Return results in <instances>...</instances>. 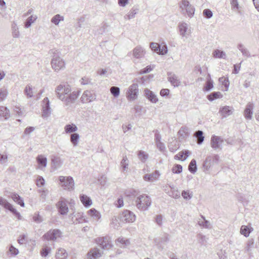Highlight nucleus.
<instances>
[{"mask_svg":"<svg viewBox=\"0 0 259 259\" xmlns=\"http://www.w3.org/2000/svg\"><path fill=\"white\" fill-rule=\"evenodd\" d=\"M55 93L57 98L62 101L65 106L70 107L76 102L80 91L77 90L72 92L69 84L61 83L56 87Z\"/></svg>","mask_w":259,"mask_h":259,"instance_id":"obj_1","label":"nucleus"},{"mask_svg":"<svg viewBox=\"0 0 259 259\" xmlns=\"http://www.w3.org/2000/svg\"><path fill=\"white\" fill-rule=\"evenodd\" d=\"M51 53L53 54L51 62L52 68L56 72L64 69L65 67V63L60 57L59 52L57 50H53Z\"/></svg>","mask_w":259,"mask_h":259,"instance_id":"obj_2","label":"nucleus"},{"mask_svg":"<svg viewBox=\"0 0 259 259\" xmlns=\"http://www.w3.org/2000/svg\"><path fill=\"white\" fill-rule=\"evenodd\" d=\"M135 205L141 210H147L151 204L150 197L146 194L140 195L135 198Z\"/></svg>","mask_w":259,"mask_h":259,"instance_id":"obj_3","label":"nucleus"},{"mask_svg":"<svg viewBox=\"0 0 259 259\" xmlns=\"http://www.w3.org/2000/svg\"><path fill=\"white\" fill-rule=\"evenodd\" d=\"M180 8L181 9L182 13H184L186 12L189 17H192L193 16L195 9L190 4L188 0H181L180 3Z\"/></svg>","mask_w":259,"mask_h":259,"instance_id":"obj_4","label":"nucleus"},{"mask_svg":"<svg viewBox=\"0 0 259 259\" xmlns=\"http://www.w3.org/2000/svg\"><path fill=\"white\" fill-rule=\"evenodd\" d=\"M138 94V84L137 83H133L127 90L126 97L129 101H134L137 98Z\"/></svg>","mask_w":259,"mask_h":259,"instance_id":"obj_5","label":"nucleus"},{"mask_svg":"<svg viewBox=\"0 0 259 259\" xmlns=\"http://www.w3.org/2000/svg\"><path fill=\"white\" fill-rule=\"evenodd\" d=\"M62 232L58 229H51L44 234L43 237L48 241H56L61 238Z\"/></svg>","mask_w":259,"mask_h":259,"instance_id":"obj_6","label":"nucleus"},{"mask_svg":"<svg viewBox=\"0 0 259 259\" xmlns=\"http://www.w3.org/2000/svg\"><path fill=\"white\" fill-rule=\"evenodd\" d=\"M0 205L4 207L5 209L9 210L12 213L18 220L21 219L20 213L6 199L0 197Z\"/></svg>","mask_w":259,"mask_h":259,"instance_id":"obj_7","label":"nucleus"},{"mask_svg":"<svg viewBox=\"0 0 259 259\" xmlns=\"http://www.w3.org/2000/svg\"><path fill=\"white\" fill-rule=\"evenodd\" d=\"M59 181L62 187L65 189L72 190L74 186L73 179L71 177L60 176Z\"/></svg>","mask_w":259,"mask_h":259,"instance_id":"obj_8","label":"nucleus"},{"mask_svg":"<svg viewBox=\"0 0 259 259\" xmlns=\"http://www.w3.org/2000/svg\"><path fill=\"white\" fill-rule=\"evenodd\" d=\"M120 221L124 223H133L136 220L135 214L128 210H124L120 215Z\"/></svg>","mask_w":259,"mask_h":259,"instance_id":"obj_9","label":"nucleus"},{"mask_svg":"<svg viewBox=\"0 0 259 259\" xmlns=\"http://www.w3.org/2000/svg\"><path fill=\"white\" fill-rule=\"evenodd\" d=\"M96 242L104 249H109L112 246L110 239L107 236L99 237L96 239Z\"/></svg>","mask_w":259,"mask_h":259,"instance_id":"obj_10","label":"nucleus"},{"mask_svg":"<svg viewBox=\"0 0 259 259\" xmlns=\"http://www.w3.org/2000/svg\"><path fill=\"white\" fill-rule=\"evenodd\" d=\"M154 240L158 247L162 249L164 248V245L166 244L169 240V235L165 233L161 236L156 238Z\"/></svg>","mask_w":259,"mask_h":259,"instance_id":"obj_11","label":"nucleus"},{"mask_svg":"<svg viewBox=\"0 0 259 259\" xmlns=\"http://www.w3.org/2000/svg\"><path fill=\"white\" fill-rule=\"evenodd\" d=\"M42 116L43 117H47L49 116L51 113V108L50 107V102L48 97H46L42 101Z\"/></svg>","mask_w":259,"mask_h":259,"instance_id":"obj_12","label":"nucleus"},{"mask_svg":"<svg viewBox=\"0 0 259 259\" xmlns=\"http://www.w3.org/2000/svg\"><path fill=\"white\" fill-rule=\"evenodd\" d=\"M96 99L95 94L91 91L86 90L83 93L80 100L82 103H87L93 101Z\"/></svg>","mask_w":259,"mask_h":259,"instance_id":"obj_13","label":"nucleus"},{"mask_svg":"<svg viewBox=\"0 0 259 259\" xmlns=\"http://www.w3.org/2000/svg\"><path fill=\"white\" fill-rule=\"evenodd\" d=\"M224 142L222 138L219 136L213 135L211 137L210 146L214 150L222 149V145Z\"/></svg>","mask_w":259,"mask_h":259,"instance_id":"obj_14","label":"nucleus"},{"mask_svg":"<svg viewBox=\"0 0 259 259\" xmlns=\"http://www.w3.org/2000/svg\"><path fill=\"white\" fill-rule=\"evenodd\" d=\"M180 34L183 37L188 38L191 33V29L189 28L188 25L185 22H182L179 24Z\"/></svg>","mask_w":259,"mask_h":259,"instance_id":"obj_15","label":"nucleus"},{"mask_svg":"<svg viewBox=\"0 0 259 259\" xmlns=\"http://www.w3.org/2000/svg\"><path fill=\"white\" fill-rule=\"evenodd\" d=\"M254 108V104L252 102H248L246 105L244 111V116L247 120H251L252 118L253 109Z\"/></svg>","mask_w":259,"mask_h":259,"instance_id":"obj_16","label":"nucleus"},{"mask_svg":"<svg viewBox=\"0 0 259 259\" xmlns=\"http://www.w3.org/2000/svg\"><path fill=\"white\" fill-rule=\"evenodd\" d=\"M234 111V108L232 106H225L222 107L219 109V113L224 118H226L232 115Z\"/></svg>","mask_w":259,"mask_h":259,"instance_id":"obj_17","label":"nucleus"},{"mask_svg":"<svg viewBox=\"0 0 259 259\" xmlns=\"http://www.w3.org/2000/svg\"><path fill=\"white\" fill-rule=\"evenodd\" d=\"M59 212L62 215H65L68 212L67 202L64 200H60L57 204Z\"/></svg>","mask_w":259,"mask_h":259,"instance_id":"obj_18","label":"nucleus"},{"mask_svg":"<svg viewBox=\"0 0 259 259\" xmlns=\"http://www.w3.org/2000/svg\"><path fill=\"white\" fill-rule=\"evenodd\" d=\"M101 256V252L100 249L97 248H94L88 253L87 259H98Z\"/></svg>","mask_w":259,"mask_h":259,"instance_id":"obj_19","label":"nucleus"},{"mask_svg":"<svg viewBox=\"0 0 259 259\" xmlns=\"http://www.w3.org/2000/svg\"><path fill=\"white\" fill-rule=\"evenodd\" d=\"M144 94L147 99H148L151 102L153 103H156L158 99L153 92L148 89H146L144 90Z\"/></svg>","mask_w":259,"mask_h":259,"instance_id":"obj_20","label":"nucleus"},{"mask_svg":"<svg viewBox=\"0 0 259 259\" xmlns=\"http://www.w3.org/2000/svg\"><path fill=\"white\" fill-rule=\"evenodd\" d=\"M36 161L38 164V168L43 170L46 167L47 164V159L44 155H38L36 157Z\"/></svg>","mask_w":259,"mask_h":259,"instance_id":"obj_21","label":"nucleus"},{"mask_svg":"<svg viewBox=\"0 0 259 259\" xmlns=\"http://www.w3.org/2000/svg\"><path fill=\"white\" fill-rule=\"evenodd\" d=\"M160 176L158 170H155L151 174H146L143 177V179L146 181L153 182L157 180Z\"/></svg>","mask_w":259,"mask_h":259,"instance_id":"obj_22","label":"nucleus"},{"mask_svg":"<svg viewBox=\"0 0 259 259\" xmlns=\"http://www.w3.org/2000/svg\"><path fill=\"white\" fill-rule=\"evenodd\" d=\"M168 80L172 85L174 87H179L180 85L181 81L179 79L178 76L171 73H168Z\"/></svg>","mask_w":259,"mask_h":259,"instance_id":"obj_23","label":"nucleus"},{"mask_svg":"<svg viewBox=\"0 0 259 259\" xmlns=\"http://www.w3.org/2000/svg\"><path fill=\"white\" fill-rule=\"evenodd\" d=\"M145 53L144 49L141 46H137L133 50V56L137 59L143 58Z\"/></svg>","mask_w":259,"mask_h":259,"instance_id":"obj_24","label":"nucleus"},{"mask_svg":"<svg viewBox=\"0 0 259 259\" xmlns=\"http://www.w3.org/2000/svg\"><path fill=\"white\" fill-rule=\"evenodd\" d=\"M51 162L52 167L55 169L60 168L63 164L61 159L59 157L57 156H53L52 158Z\"/></svg>","mask_w":259,"mask_h":259,"instance_id":"obj_25","label":"nucleus"},{"mask_svg":"<svg viewBox=\"0 0 259 259\" xmlns=\"http://www.w3.org/2000/svg\"><path fill=\"white\" fill-rule=\"evenodd\" d=\"M67 256V252L65 249L62 248H59L57 250L55 255V257L56 259H66Z\"/></svg>","mask_w":259,"mask_h":259,"instance_id":"obj_26","label":"nucleus"},{"mask_svg":"<svg viewBox=\"0 0 259 259\" xmlns=\"http://www.w3.org/2000/svg\"><path fill=\"white\" fill-rule=\"evenodd\" d=\"M88 213L96 221H98L101 217L100 213L95 208H92L88 210Z\"/></svg>","mask_w":259,"mask_h":259,"instance_id":"obj_27","label":"nucleus"},{"mask_svg":"<svg viewBox=\"0 0 259 259\" xmlns=\"http://www.w3.org/2000/svg\"><path fill=\"white\" fill-rule=\"evenodd\" d=\"M80 200L83 205L85 207H88L92 204V201L91 198L87 195L84 194L80 195Z\"/></svg>","mask_w":259,"mask_h":259,"instance_id":"obj_28","label":"nucleus"},{"mask_svg":"<svg viewBox=\"0 0 259 259\" xmlns=\"http://www.w3.org/2000/svg\"><path fill=\"white\" fill-rule=\"evenodd\" d=\"M77 130V126L73 123L66 124L64 127V131L66 134L76 133Z\"/></svg>","mask_w":259,"mask_h":259,"instance_id":"obj_29","label":"nucleus"},{"mask_svg":"<svg viewBox=\"0 0 259 259\" xmlns=\"http://www.w3.org/2000/svg\"><path fill=\"white\" fill-rule=\"evenodd\" d=\"M194 136L197 139V143L198 145H201L204 141V137L203 136V133L202 131L198 130L195 132Z\"/></svg>","mask_w":259,"mask_h":259,"instance_id":"obj_30","label":"nucleus"},{"mask_svg":"<svg viewBox=\"0 0 259 259\" xmlns=\"http://www.w3.org/2000/svg\"><path fill=\"white\" fill-rule=\"evenodd\" d=\"M80 136L77 133H73L70 135V142L74 147L78 145L79 142Z\"/></svg>","mask_w":259,"mask_h":259,"instance_id":"obj_31","label":"nucleus"},{"mask_svg":"<svg viewBox=\"0 0 259 259\" xmlns=\"http://www.w3.org/2000/svg\"><path fill=\"white\" fill-rule=\"evenodd\" d=\"M129 165V160L126 155L123 156L121 161H120V166L123 172L127 171L128 166Z\"/></svg>","mask_w":259,"mask_h":259,"instance_id":"obj_32","label":"nucleus"},{"mask_svg":"<svg viewBox=\"0 0 259 259\" xmlns=\"http://www.w3.org/2000/svg\"><path fill=\"white\" fill-rule=\"evenodd\" d=\"M11 198L15 202L19 204L21 206H24L25 203L24 202V201L23 199L18 194L16 193H13L11 195Z\"/></svg>","mask_w":259,"mask_h":259,"instance_id":"obj_33","label":"nucleus"},{"mask_svg":"<svg viewBox=\"0 0 259 259\" xmlns=\"http://www.w3.org/2000/svg\"><path fill=\"white\" fill-rule=\"evenodd\" d=\"M0 117H4L5 119L10 117V112L7 107L0 106Z\"/></svg>","mask_w":259,"mask_h":259,"instance_id":"obj_34","label":"nucleus"},{"mask_svg":"<svg viewBox=\"0 0 259 259\" xmlns=\"http://www.w3.org/2000/svg\"><path fill=\"white\" fill-rule=\"evenodd\" d=\"M12 36L14 38H19L20 36V32L19 28L15 22L12 23Z\"/></svg>","mask_w":259,"mask_h":259,"instance_id":"obj_35","label":"nucleus"},{"mask_svg":"<svg viewBox=\"0 0 259 259\" xmlns=\"http://www.w3.org/2000/svg\"><path fill=\"white\" fill-rule=\"evenodd\" d=\"M223 97V95L220 92H214L207 96V99L210 101H212L214 100L220 99Z\"/></svg>","mask_w":259,"mask_h":259,"instance_id":"obj_36","label":"nucleus"},{"mask_svg":"<svg viewBox=\"0 0 259 259\" xmlns=\"http://www.w3.org/2000/svg\"><path fill=\"white\" fill-rule=\"evenodd\" d=\"M237 48L242 53V55L246 57H250V53L247 48L245 47V46L242 44H239L237 45Z\"/></svg>","mask_w":259,"mask_h":259,"instance_id":"obj_37","label":"nucleus"},{"mask_svg":"<svg viewBox=\"0 0 259 259\" xmlns=\"http://www.w3.org/2000/svg\"><path fill=\"white\" fill-rule=\"evenodd\" d=\"M37 17L36 15H31L26 20L24 23L25 28H28L30 27L32 23H33L37 19Z\"/></svg>","mask_w":259,"mask_h":259,"instance_id":"obj_38","label":"nucleus"},{"mask_svg":"<svg viewBox=\"0 0 259 259\" xmlns=\"http://www.w3.org/2000/svg\"><path fill=\"white\" fill-rule=\"evenodd\" d=\"M189 129L186 126L182 127L178 132V135L182 139H185L189 135Z\"/></svg>","mask_w":259,"mask_h":259,"instance_id":"obj_39","label":"nucleus"},{"mask_svg":"<svg viewBox=\"0 0 259 259\" xmlns=\"http://www.w3.org/2000/svg\"><path fill=\"white\" fill-rule=\"evenodd\" d=\"M201 219H199L198 224V225L204 228H208L210 227V223L209 221L205 220V217L201 215Z\"/></svg>","mask_w":259,"mask_h":259,"instance_id":"obj_40","label":"nucleus"},{"mask_svg":"<svg viewBox=\"0 0 259 259\" xmlns=\"http://www.w3.org/2000/svg\"><path fill=\"white\" fill-rule=\"evenodd\" d=\"M213 56L215 58H226V54L225 52L220 50H214L213 52Z\"/></svg>","mask_w":259,"mask_h":259,"instance_id":"obj_41","label":"nucleus"},{"mask_svg":"<svg viewBox=\"0 0 259 259\" xmlns=\"http://www.w3.org/2000/svg\"><path fill=\"white\" fill-rule=\"evenodd\" d=\"M252 230V228H248L247 226H242L240 229V233L242 235H243L245 237L249 236L250 232Z\"/></svg>","mask_w":259,"mask_h":259,"instance_id":"obj_42","label":"nucleus"},{"mask_svg":"<svg viewBox=\"0 0 259 259\" xmlns=\"http://www.w3.org/2000/svg\"><path fill=\"white\" fill-rule=\"evenodd\" d=\"M116 243L121 247H124L130 244V241L124 238H119L116 240Z\"/></svg>","mask_w":259,"mask_h":259,"instance_id":"obj_43","label":"nucleus"},{"mask_svg":"<svg viewBox=\"0 0 259 259\" xmlns=\"http://www.w3.org/2000/svg\"><path fill=\"white\" fill-rule=\"evenodd\" d=\"M188 151H185L179 153L175 156V159L177 160H185L188 156Z\"/></svg>","mask_w":259,"mask_h":259,"instance_id":"obj_44","label":"nucleus"},{"mask_svg":"<svg viewBox=\"0 0 259 259\" xmlns=\"http://www.w3.org/2000/svg\"><path fill=\"white\" fill-rule=\"evenodd\" d=\"M212 158L211 156H207L203 163V167L205 170H208L212 166Z\"/></svg>","mask_w":259,"mask_h":259,"instance_id":"obj_45","label":"nucleus"},{"mask_svg":"<svg viewBox=\"0 0 259 259\" xmlns=\"http://www.w3.org/2000/svg\"><path fill=\"white\" fill-rule=\"evenodd\" d=\"M64 20V17L61 16L59 14H57L55 15L51 19V22L56 25H58L61 21H63Z\"/></svg>","mask_w":259,"mask_h":259,"instance_id":"obj_46","label":"nucleus"},{"mask_svg":"<svg viewBox=\"0 0 259 259\" xmlns=\"http://www.w3.org/2000/svg\"><path fill=\"white\" fill-rule=\"evenodd\" d=\"M138 156L142 162H145L148 158V154L144 151L140 150L138 152Z\"/></svg>","mask_w":259,"mask_h":259,"instance_id":"obj_47","label":"nucleus"},{"mask_svg":"<svg viewBox=\"0 0 259 259\" xmlns=\"http://www.w3.org/2000/svg\"><path fill=\"white\" fill-rule=\"evenodd\" d=\"M24 92L28 98H30L33 96L32 87L31 85H27L24 89Z\"/></svg>","mask_w":259,"mask_h":259,"instance_id":"obj_48","label":"nucleus"},{"mask_svg":"<svg viewBox=\"0 0 259 259\" xmlns=\"http://www.w3.org/2000/svg\"><path fill=\"white\" fill-rule=\"evenodd\" d=\"M254 247V240L253 239H249L246 244L245 250L246 252H250Z\"/></svg>","mask_w":259,"mask_h":259,"instance_id":"obj_49","label":"nucleus"},{"mask_svg":"<svg viewBox=\"0 0 259 259\" xmlns=\"http://www.w3.org/2000/svg\"><path fill=\"white\" fill-rule=\"evenodd\" d=\"M189 170L191 173H195L197 170L196 161L195 159H192L189 165Z\"/></svg>","mask_w":259,"mask_h":259,"instance_id":"obj_50","label":"nucleus"},{"mask_svg":"<svg viewBox=\"0 0 259 259\" xmlns=\"http://www.w3.org/2000/svg\"><path fill=\"white\" fill-rule=\"evenodd\" d=\"M137 13V10L132 9L130 12L127 13V14L125 15L124 16V18L125 19H128L130 20L131 19H132L135 17V15Z\"/></svg>","mask_w":259,"mask_h":259,"instance_id":"obj_51","label":"nucleus"},{"mask_svg":"<svg viewBox=\"0 0 259 259\" xmlns=\"http://www.w3.org/2000/svg\"><path fill=\"white\" fill-rule=\"evenodd\" d=\"M111 94L115 97H118L120 94V89L117 87H112L110 89Z\"/></svg>","mask_w":259,"mask_h":259,"instance_id":"obj_52","label":"nucleus"},{"mask_svg":"<svg viewBox=\"0 0 259 259\" xmlns=\"http://www.w3.org/2000/svg\"><path fill=\"white\" fill-rule=\"evenodd\" d=\"M167 47L166 44L163 43V44L159 45V49H158V53L160 55H165L167 53Z\"/></svg>","mask_w":259,"mask_h":259,"instance_id":"obj_53","label":"nucleus"},{"mask_svg":"<svg viewBox=\"0 0 259 259\" xmlns=\"http://www.w3.org/2000/svg\"><path fill=\"white\" fill-rule=\"evenodd\" d=\"M213 81L210 79H208L206 82V85L204 88V91L208 92L211 90L213 87Z\"/></svg>","mask_w":259,"mask_h":259,"instance_id":"obj_54","label":"nucleus"},{"mask_svg":"<svg viewBox=\"0 0 259 259\" xmlns=\"http://www.w3.org/2000/svg\"><path fill=\"white\" fill-rule=\"evenodd\" d=\"M182 196L184 199L189 200L192 198L193 196L192 192H190L189 191H183L182 192Z\"/></svg>","mask_w":259,"mask_h":259,"instance_id":"obj_55","label":"nucleus"},{"mask_svg":"<svg viewBox=\"0 0 259 259\" xmlns=\"http://www.w3.org/2000/svg\"><path fill=\"white\" fill-rule=\"evenodd\" d=\"M8 252L12 256H16L19 253L18 249L12 245H10Z\"/></svg>","mask_w":259,"mask_h":259,"instance_id":"obj_56","label":"nucleus"},{"mask_svg":"<svg viewBox=\"0 0 259 259\" xmlns=\"http://www.w3.org/2000/svg\"><path fill=\"white\" fill-rule=\"evenodd\" d=\"M154 67H155V66L153 65H148L146 67L141 70L139 72V73L140 74H142L144 73H149L153 69Z\"/></svg>","mask_w":259,"mask_h":259,"instance_id":"obj_57","label":"nucleus"},{"mask_svg":"<svg viewBox=\"0 0 259 259\" xmlns=\"http://www.w3.org/2000/svg\"><path fill=\"white\" fill-rule=\"evenodd\" d=\"M8 91L6 89H0V101L4 100L7 95H8Z\"/></svg>","mask_w":259,"mask_h":259,"instance_id":"obj_58","label":"nucleus"},{"mask_svg":"<svg viewBox=\"0 0 259 259\" xmlns=\"http://www.w3.org/2000/svg\"><path fill=\"white\" fill-rule=\"evenodd\" d=\"M172 171L174 174H180L182 171V166L180 164H176L172 168Z\"/></svg>","mask_w":259,"mask_h":259,"instance_id":"obj_59","label":"nucleus"},{"mask_svg":"<svg viewBox=\"0 0 259 259\" xmlns=\"http://www.w3.org/2000/svg\"><path fill=\"white\" fill-rule=\"evenodd\" d=\"M51 249L50 247H46L41 249L40 254L42 257H46L50 253Z\"/></svg>","mask_w":259,"mask_h":259,"instance_id":"obj_60","label":"nucleus"},{"mask_svg":"<svg viewBox=\"0 0 259 259\" xmlns=\"http://www.w3.org/2000/svg\"><path fill=\"white\" fill-rule=\"evenodd\" d=\"M169 195L177 199L180 197V193L178 190H174L169 193Z\"/></svg>","mask_w":259,"mask_h":259,"instance_id":"obj_61","label":"nucleus"},{"mask_svg":"<svg viewBox=\"0 0 259 259\" xmlns=\"http://www.w3.org/2000/svg\"><path fill=\"white\" fill-rule=\"evenodd\" d=\"M203 14L204 17L207 19H209L212 16V12L209 9H204L203 12Z\"/></svg>","mask_w":259,"mask_h":259,"instance_id":"obj_62","label":"nucleus"},{"mask_svg":"<svg viewBox=\"0 0 259 259\" xmlns=\"http://www.w3.org/2000/svg\"><path fill=\"white\" fill-rule=\"evenodd\" d=\"M33 220L36 223H40L43 221L42 217L38 213H35L33 217Z\"/></svg>","mask_w":259,"mask_h":259,"instance_id":"obj_63","label":"nucleus"},{"mask_svg":"<svg viewBox=\"0 0 259 259\" xmlns=\"http://www.w3.org/2000/svg\"><path fill=\"white\" fill-rule=\"evenodd\" d=\"M150 48L152 51L157 53L158 49H159V45L156 42H151L150 44Z\"/></svg>","mask_w":259,"mask_h":259,"instance_id":"obj_64","label":"nucleus"}]
</instances>
